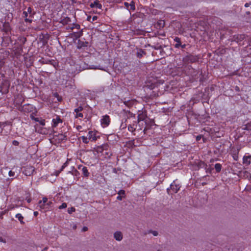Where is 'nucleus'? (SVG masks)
<instances>
[{
  "label": "nucleus",
  "instance_id": "1",
  "mask_svg": "<svg viewBox=\"0 0 251 251\" xmlns=\"http://www.w3.org/2000/svg\"><path fill=\"white\" fill-rule=\"evenodd\" d=\"M247 36L245 34H238L235 35L230 39L231 42H236L240 46H248V41L246 43L245 42L246 41Z\"/></svg>",
  "mask_w": 251,
  "mask_h": 251
},
{
  "label": "nucleus",
  "instance_id": "2",
  "mask_svg": "<svg viewBox=\"0 0 251 251\" xmlns=\"http://www.w3.org/2000/svg\"><path fill=\"white\" fill-rule=\"evenodd\" d=\"M23 173L26 176H31L35 171V168L33 166L26 165L23 167Z\"/></svg>",
  "mask_w": 251,
  "mask_h": 251
},
{
  "label": "nucleus",
  "instance_id": "3",
  "mask_svg": "<svg viewBox=\"0 0 251 251\" xmlns=\"http://www.w3.org/2000/svg\"><path fill=\"white\" fill-rule=\"evenodd\" d=\"M184 59L188 63H193L198 61L199 58L196 55L189 54L185 56Z\"/></svg>",
  "mask_w": 251,
  "mask_h": 251
},
{
  "label": "nucleus",
  "instance_id": "4",
  "mask_svg": "<svg viewBox=\"0 0 251 251\" xmlns=\"http://www.w3.org/2000/svg\"><path fill=\"white\" fill-rule=\"evenodd\" d=\"M9 83L7 80H4L0 86V92L2 94H6L8 92V89L9 87Z\"/></svg>",
  "mask_w": 251,
  "mask_h": 251
},
{
  "label": "nucleus",
  "instance_id": "5",
  "mask_svg": "<svg viewBox=\"0 0 251 251\" xmlns=\"http://www.w3.org/2000/svg\"><path fill=\"white\" fill-rule=\"evenodd\" d=\"M110 122V119L109 116L106 115L103 116L101 120V124L103 126H107Z\"/></svg>",
  "mask_w": 251,
  "mask_h": 251
},
{
  "label": "nucleus",
  "instance_id": "6",
  "mask_svg": "<svg viewBox=\"0 0 251 251\" xmlns=\"http://www.w3.org/2000/svg\"><path fill=\"white\" fill-rule=\"evenodd\" d=\"M180 186L179 184L176 183V181H174L170 185V188L173 192V193H176L179 190Z\"/></svg>",
  "mask_w": 251,
  "mask_h": 251
},
{
  "label": "nucleus",
  "instance_id": "7",
  "mask_svg": "<svg viewBox=\"0 0 251 251\" xmlns=\"http://www.w3.org/2000/svg\"><path fill=\"white\" fill-rule=\"evenodd\" d=\"M89 45V42L87 41H83L81 40H78L77 41V49H81L83 48L87 47Z\"/></svg>",
  "mask_w": 251,
  "mask_h": 251
},
{
  "label": "nucleus",
  "instance_id": "8",
  "mask_svg": "<svg viewBox=\"0 0 251 251\" xmlns=\"http://www.w3.org/2000/svg\"><path fill=\"white\" fill-rule=\"evenodd\" d=\"M2 26L3 31L6 32V33L10 32L11 30V28L8 22H4Z\"/></svg>",
  "mask_w": 251,
  "mask_h": 251
},
{
  "label": "nucleus",
  "instance_id": "9",
  "mask_svg": "<svg viewBox=\"0 0 251 251\" xmlns=\"http://www.w3.org/2000/svg\"><path fill=\"white\" fill-rule=\"evenodd\" d=\"M139 113H138V123H139L140 121H143L147 118V116L146 113L143 112L139 111Z\"/></svg>",
  "mask_w": 251,
  "mask_h": 251
},
{
  "label": "nucleus",
  "instance_id": "10",
  "mask_svg": "<svg viewBox=\"0 0 251 251\" xmlns=\"http://www.w3.org/2000/svg\"><path fill=\"white\" fill-rule=\"evenodd\" d=\"M114 238L118 241H120L123 239V234L121 231H116L114 233Z\"/></svg>",
  "mask_w": 251,
  "mask_h": 251
},
{
  "label": "nucleus",
  "instance_id": "11",
  "mask_svg": "<svg viewBox=\"0 0 251 251\" xmlns=\"http://www.w3.org/2000/svg\"><path fill=\"white\" fill-rule=\"evenodd\" d=\"M137 50V51L136 52V56L139 58H141L143 55H145L146 54V52L145 50L141 49H136Z\"/></svg>",
  "mask_w": 251,
  "mask_h": 251
},
{
  "label": "nucleus",
  "instance_id": "12",
  "mask_svg": "<svg viewBox=\"0 0 251 251\" xmlns=\"http://www.w3.org/2000/svg\"><path fill=\"white\" fill-rule=\"evenodd\" d=\"M83 108L82 106H79L78 108H75V112L76 113L75 115V118L81 117H83V115L82 113H79V112L82 111Z\"/></svg>",
  "mask_w": 251,
  "mask_h": 251
},
{
  "label": "nucleus",
  "instance_id": "13",
  "mask_svg": "<svg viewBox=\"0 0 251 251\" xmlns=\"http://www.w3.org/2000/svg\"><path fill=\"white\" fill-rule=\"evenodd\" d=\"M91 8L96 7L99 9H101L102 5L100 3L98 0H96L93 3H91L90 5Z\"/></svg>",
  "mask_w": 251,
  "mask_h": 251
},
{
  "label": "nucleus",
  "instance_id": "14",
  "mask_svg": "<svg viewBox=\"0 0 251 251\" xmlns=\"http://www.w3.org/2000/svg\"><path fill=\"white\" fill-rule=\"evenodd\" d=\"M54 137H58V139L59 141H62L64 140H66L67 136L63 134H57L56 132H54Z\"/></svg>",
  "mask_w": 251,
  "mask_h": 251
},
{
  "label": "nucleus",
  "instance_id": "15",
  "mask_svg": "<svg viewBox=\"0 0 251 251\" xmlns=\"http://www.w3.org/2000/svg\"><path fill=\"white\" fill-rule=\"evenodd\" d=\"M89 139L92 141H96L97 139V137L96 136L95 134L93 133L92 131H90L88 132Z\"/></svg>",
  "mask_w": 251,
  "mask_h": 251
},
{
  "label": "nucleus",
  "instance_id": "16",
  "mask_svg": "<svg viewBox=\"0 0 251 251\" xmlns=\"http://www.w3.org/2000/svg\"><path fill=\"white\" fill-rule=\"evenodd\" d=\"M251 156H244L243 158V162L244 164H250L251 163Z\"/></svg>",
  "mask_w": 251,
  "mask_h": 251
},
{
  "label": "nucleus",
  "instance_id": "17",
  "mask_svg": "<svg viewBox=\"0 0 251 251\" xmlns=\"http://www.w3.org/2000/svg\"><path fill=\"white\" fill-rule=\"evenodd\" d=\"M107 145H102L100 146H98L96 148H95V150L97 152H101L104 149L105 147H106Z\"/></svg>",
  "mask_w": 251,
  "mask_h": 251
},
{
  "label": "nucleus",
  "instance_id": "18",
  "mask_svg": "<svg viewBox=\"0 0 251 251\" xmlns=\"http://www.w3.org/2000/svg\"><path fill=\"white\" fill-rule=\"evenodd\" d=\"M82 174L85 177H88L89 176L90 173L88 172V170L86 167L83 166L82 169Z\"/></svg>",
  "mask_w": 251,
  "mask_h": 251
},
{
  "label": "nucleus",
  "instance_id": "19",
  "mask_svg": "<svg viewBox=\"0 0 251 251\" xmlns=\"http://www.w3.org/2000/svg\"><path fill=\"white\" fill-rule=\"evenodd\" d=\"M207 165L202 161H200L197 163V167H198V169L200 168H205L206 169V167H207Z\"/></svg>",
  "mask_w": 251,
  "mask_h": 251
},
{
  "label": "nucleus",
  "instance_id": "20",
  "mask_svg": "<svg viewBox=\"0 0 251 251\" xmlns=\"http://www.w3.org/2000/svg\"><path fill=\"white\" fill-rule=\"evenodd\" d=\"M53 126L56 127L59 123H62V120L59 117H56V119L52 120Z\"/></svg>",
  "mask_w": 251,
  "mask_h": 251
},
{
  "label": "nucleus",
  "instance_id": "21",
  "mask_svg": "<svg viewBox=\"0 0 251 251\" xmlns=\"http://www.w3.org/2000/svg\"><path fill=\"white\" fill-rule=\"evenodd\" d=\"M174 41L176 42L175 47L176 48H179L181 46L180 39L178 37H176L174 39Z\"/></svg>",
  "mask_w": 251,
  "mask_h": 251
},
{
  "label": "nucleus",
  "instance_id": "22",
  "mask_svg": "<svg viewBox=\"0 0 251 251\" xmlns=\"http://www.w3.org/2000/svg\"><path fill=\"white\" fill-rule=\"evenodd\" d=\"M71 22V19L68 17L64 18L60 21V23L62 24L63 25H66L68 24Z\"/></svg>",
  "mask_w": 251,
  "mask_h": 251
},
{
  "label": "nucleus",
  "instance_id": "23",
  "mask_svg": "<svg viewBox=\"0 0 251 251\" xmlns=\"http://www.w3.org/2000/svg\"><path fill=\"white\" fill-rule=\"evenodd\" d=\"M68 173H71L73 175L76 176H77L80 175L79 172L77 170H76L74 167H73L72 170L69 171Z\"/></svg>",
  "mask_w": 251,
  "mask_h": 251
},
{
  "label": "nucleus",
  "instance_id": "24",
  "mask_svg": "<svg viewBox=\"0 0 251 251\" xmlns=\"http://www.w3.org/2000/svg\"><path fill=\"white\" fill-rule=\"evenodd\" d=\"M74 35V37L76 39H78L79 38H80L81 36H82V34H83V31H82V30L78 31V32H74L73 33Z\"/></svg>",
  "mask_w": 251,
  "mask_h": 251
},
{
  "label": "nucleus",
  "instance_id": "25",
  "mask_svg": "<svg viewBox=\"0 0 251 251\" xmlns=\"http://www.w3.org/2000/svg\"><path fill=\"white\" fill-rule=\"evenodd\" d=\"M15 217L18 219L21 224H25V222L23 221L24 217L21 214H17Z\"/></svg>",
  "mask_w": 251,
  "mask_h": 251
},
{
  "label": "nucleus",
  "instance_id": "26",
  "mask_svg": "<svg viewBox=\"0 0 251 251\" xmlns=\"http://www.w3.org/2000/svg\"><path fill=\"white\" fill-rule=\"evenodd\" d=\"M215 169L217 173L221 172L222 169V165L220 163H217L215 165Z\"/></svg>",
  "mask_w": 251,
  "mask_h": 251
},
{
  "label": "nucleus",
  "instance_id": "27",
  "mask_svg": "<svg viewBox=\"0 0 251 251\" xmlns=\"http://www.w3.org/2000/svg\"><path fill=\"white\" fill-rule=\"evenodd\" d=\"M215 52L218 55H222L226 52V50L224 49H218L215 51Z\"/></svg>",
  "mask_w": 251,
  "mask_h": 251
},
{
  "label": "nucleus",
  "instance_id": "28",
  "mask_svg": "<svg viewBox=\"0 0 251 251\" xmlns=\"http://www.w3.org/2000/svg\"><path fill=\"white\" fill-rule=\"evenodd\" d=\"M24 17L25 18V21L26 22L31 23L32 22V20L29 18H27V17L28 16V13L26 11H24L23 12Z\"/></svg>",
  "mask_w": 251,
  "mask_h": 251
},
{
  "label": "nucleus",
  "instance_id": "29",
  "mask_svg": "<svg viewBox=\"0 0 251 251\" xmlns=\"http://www.w3.org/2000/svg\"><path fill=\"white\" fill-rule=\"evenodd\" d=\"M244 126L245 127L243 128V130H251V124L250 122L247 123Z\"/></svg>",
  "mask_w": 251,
  "mask_h": 251
},
{
  "label": "nucleus",
  "instance_id": "30",
  "mask_svg": "<svg viewBox=\"0 0 251 251\" xmlns=\"http://www.w3.org/2000/svg\"><path fill=\"white\" fill-rule=\"evenodd\" d=\"M129 7H130L129 10L134 11L135 10V2L133 0L131 1Z\"/></svg>",
  "mask_w": 251,
  "mask_h": 251
},
{
  "label": "nucleus",
  "instance_id": "31",
  "mask_svg": "<svg viewBox=\"0 0 251 251\" xmlns=\"http://www.w3.org/2000/svg\"><path fill=\"white\" fill-rule=\"evenodd\" d=\"M202 138V140H203V142L204 143L206 141V139L204 138L203 137V135H198L196 137V141L199 142L201 140V139Z\"/></svg>",
  "mask_w": 251,
  "mask_h": 251
},
{
  "label": "nucleus",
  "instance_id": "32",
  "mask_svg": "<svg viewBox=\"0 0 251 251\" xmlns=\"http://www.w3.org/2000/svg\"><path fill=\"white\" fill-rule=\"evenodd\" d=\"M90 68L92 69H101V70L102 69L100 65H92L90 66Z\"/></svg>",
  "mask_w": 251,
  "mask_h": 251
},
{
  "label": "nucleus",
  "instance_id": "33",
  "mask_svg": "<svg viewBox=\"0 0 251 251\" xmlns=\"http://www.w3.org/2000/svg\"><path fill=\"white\" fill-rule=\"evenodd\" d=\"M19 40L21 44H25L26 42V38L24 37H21L19 38Z\"/></svg>",
  "mask_w": 251,
  "mask_h": 251
},
{
  "label": "nucleus",
  "instance_id": "34",
  "mask_svg": "<svg viewBox=\"0 0 251 251\" xmlns=\"http://www.w3.org/2000/svg\"><path fill=\"white\" fill-rule=\"evenodd\" d=\"M148 233H152L153 236H156L158 235V233L157 231L155 230H150L148 231Z\"/></svg>",
  "mask_w": 251,
  "mask_h": 251
},
{
  "label": "nucleus",
  "instance_id": "35",
  "mask_svg": "<svg viewBox=\"0 0 251 251\" xmlns=\"http://www.w3.org/2000/svg\"><path fill=\"white\" fill-rule=\"evenodd\" d=\"M74 28H76L77 29H79L80 28V26L79 25L77 24H73V26L71 27V29H73Z\"/></svg>",
  "mask_w": 251,
  "mask_h": 251
},
{
  "label": "nucleus",
  "instance_id": "36",
  "mask_svg": "<svg viewBox=\"0 0 251 251\" xmlns=\"http://www.w3.org/2000/svg\"><path fill=\"white\" fill-rule=\"evenodd\" d=\"M151 47L155 50H162V46L161 45L152 46Z\"/></svg>",
  "mask_w": 251,
  "mask_h": 251
},
{
  "label": "nucleus",
  "instance_id": "37",
  "mask_svg": "<svg viewBox=\"0 0 251 251\" xmlns=\"http://www.w3.org/2000/svg\"><path fill=\"white\" fill-rule=\"evenodd\" d=\"M42 202L43 203L46 204L47 202H48V199L46 197L43 198L42 201H39L38 203L41 204L42 203Z\"/></svg>",
  "mask_w": 251,
  "mask_h": 251
},
{
  "label": "nucleus",
  "instance_id": "38",
  "mask_svg": "<svg viewBox=\"0 0 251 251\" xmlns=\"http://www.w3.org/2000/svg\"><path fill=\"white\" fill-rule=\"evenodd\" d=\"M68 161H69V160L67 159V160L63 164V165H62V166L61 168V171H63V169L67 166V165L68 164Z\"/></svg>",
  "mask_w": 251,
  "mask_h": 251
},
{
  "label": "nucleus",
  "instance_id": "39",
  "mask_svg": "<svg viewBox=\"0 0 251 251\" xmlns=\"http://www.w3.org/2000/svg\"><path fill=\"white\" fill-rule=\"evenodd\" d=\"M118 194L119 195H121V196H122L123 197H125V191L124 190H120L118 192Z\"/></svg>",
  "mask_w": 251,
  "mask_h": 251
},
{
  "label": "nucleus",
  "instance_id": "40",
  "mask_svg": "<svg viewBox=\"0 0 251 251\" xmlns=\"http://www.w3.org/2000/svg\"><path fill=\"white\" fill-rule=\"evenodd\" d=\"M54 96L55 97L57 98V100L58 101H62V98L61 97L59 96V95L56 93L54 94Z\"/></svg>",
  "mask_w": 251,
  "mask_h": 251
},
{
  "label": "nucleus",
  "instance_id": "41",
  "mask_svg": "<svg viewBox=\"0 0 251 251\" xmlns=\"http://www.w3.org/2000/svg\"><path fill=\"white\" fill-rule=\"evenodd\" d=\"M81 138L83 143L87 144L89 142L87 137L83 136Z\"/></svg>",
  "mask_w": 251,
  "mask_h": 251
},
{
  "label": "nucleus",
  "instance_id": "42",
  "mask_svg": "<svg viewBox=\"0 0 251 251\" xmlns=\"http://www.w3.org/2000/svg\"><path fill=\"white\" fill-rule=\"evenodd\" d=\"M158 25H159V27H163L165 25V22L164 21H161L160 22L157 23Z\"/></svg>",
  "mask_w": 251,
  "mask_h": 251
},
{
  "label": "nucleus",
  "instance_id": "43",
  "mask_svg": "<svg viewBox=\"0 0 251 251\" xmlns=\"http://www.w3.org/2000/svg\"><path fill=\"white\" fill-rule=\"evenodd\" d=\"M128 129L129 131L133 132L135 130V128L133 127V126H132L131 125H129L128 126Z\"/></svg>",
  "mask_w": 251,
  "mask_h": 251
},
{
  "label": "nucleus",
  "instance_id": "44",
  "mask_svg": "<svg viewBox=\"0 0 251 251\" xmlns=\"http://www.w3.org/2000/svg\"><path fill=\"white\" fill-rule=\"evenodd\" d=\"M75 208L73 207H72L71 208H69L68 209V212L69 213V214H71L73 212H74L75 211Z\"/></svg>",
  "mask_w": 251,
  "mask_h": 251
},
{
  "label": "nucleus",
  "instance_id": "45",
  "mask_svg": "<svg viewBox=\"0 0 251 251\" xmlns=\"http://www.w3.org/2000/svg\"><path fill=\"white\" fill-rule=\"evenodd\" d=\"M245 191H248L251 193V185H247L245 189Z\"/></svg>",
  "mask_w": 251,
  "mask_h": 251
},
{
  "label": "nucleus",
  "instance_id": "46",
  "mask_svg": "<svg viewBox=\"0 0 251 251\" xmlns=\"http://www.w3.org/2000/svg\"><path fill=\"white\" fill-rule=\"evenodd\" d=\"M67 207V204L66 203H63L60 206H59V209L65 208Z\"/></svg>",
  "mask_w": 251,
  "mask_h": 251
},
{
  "label": "nucleus",
  "instance_id": "47",
  "mask_svg": "<svg viewBox=\"0 0 251 251\" xmlns=\"http://www.w3.org/2000/svg\"><path fill=\"white\" fill-rule=\"evenodd\" d=\"M30 118H31V119H32L36 122L39 121V119L38 118L34 117L32 114H31Z\"/></svg>",
  "mask_w": 251,
  "mask_h": 251
},
{
  "label": "nucleus",
  "instance_id": "48",
  "mask_svg": "<svg viewBox=\"0 0 251 251\" xmlns=\"http://www.w3.org/2000/svg\"><path fill=\"white\" fill-rule=\"evenodd\" d=\"M12 144L14 145V146H19V142L16 140H14L12 142Z\"/></svg>",
  "mask_w": 251,
  "mask_h": 251
},
{
  "label": "nucleus",
  "instance_id": "49",
  "mask_svg": "<svg viewBox=\"0 0 251 251\" xmlns=\"http://www.w3.org/2000/svg\"><path fill=\"white\" fill-rule=\"evenodd\" d=\"M38 122L42 126H44L45 125V120H39V121H38Z\"/></svg>",
  "mask_w": 251,
  "mask_h": 251
},
{
  "label": "nucleus",
  "instance_id": "50",
  "mask_svg": "<svg viewBox=\"0 0 251 251\" xmlns=\"http://www.w3.org/2000/svg\"><path fill=\"white\" fill-rule=\"evenodd\" d=\"M206 170V173H209L210 174L211 173V171L212 170H213V168H207V167H206V169H205Z\"/></svg>",
  "mask_w": 251,
  "mask_h": 251
},
{
  "label": "nucleus",
  "instance_id": "51",
  "mask_svg": "<svg viewBox=\"0 0 251 251\" xmlns=\"http://www.w3.org/2000/svg\"><path fill=\"white\" fill-rule=\"evenodd\" d=\"M8 175L10 176H13L15 175V173L12 171H10L8 173Z\"/></svg>",
  "mask_w": 251,
  "mask_h": 251
},
{
  "label": "nucleus",
  "instance_id": "52",
  "mask_svg": "<svg viewBox=\"0 0 251 251\" xmlns=\"http://www.w3.org/2000/svg\"><path fill=\"white\" fill-rule=\"evenodd\" d=\"M234 89L235 90L236 92H239L240 91V88L239 87H238V86H236L235 87H234Z\"/></svg>",
  "mask_w": 251,
  "mask_h": 251
},
{
  "label": "nucleus",
  "instance_id": "53",
  "mask_svg": "<svg viewBox=\"0 0 251 251\" xmlns=\"http://www.w3.org/2000/svg\"><path fill=\"white\" fill-rule=\"evenodd\" d=\"M40 204V207L41 209H45L46 208L45 206L46 204L43 203V204Z\"/></svg>",
  "mask_w": 251,
  "mask_h": 251
},
{
  "label": "nucleus",
  "instance_id": "54",
  "mask_svg": "<svg viewBox=\"0 0 251 251\" xmlns=\"http://www.w3.org/2000/svg\"><path fill=\"white\" fill-rule=\"evenodd\" d=\"M124 5L126 6V7L129 10V4L128 2H125L124 3Z\"/></svg>",
  "mask_w": 251,
  "mask_h": 251
},
{
  "label": "nucleus",
  "instance_id": "55",
  "mask_svg": "<svg viewBox=\"0 0 251 251\" xmlns=\"http://www.w3.org/2000/svg\"><path fill=\"white\" fill-rule=\"evenodd\" d=\"M0 242L5 243L6 242V240L4 239L2 237H0Z\"/></svg>",
  "mask_w": 251,
  "mask_h": 251
},
{
  "label": "nucleus",
  "instance_id": "56",
  "mask_svg": "<svg viewBox=\"0 0 251 251\" xmlns=\"http://www.w3.org/2000/svg\"><path fill=\"white\" fill-rule=\"evenodd\" d=\"M6 211H7V210H5L4 211L1 212V213L0 215V218H1V219L2 218V216L6 213Z\"/></svg>",
  "mask_w": 251,
  "mask_h": 251
},
{
  "label": "nucleus",
  "instance_id": "57",
  "mask_svg": "<svg viewBox=\"0 0 251 251\" xmlns=\"http://www.w3.org/2000/svg\"><path fill=\"white\" fill-rule=\"evenodd\" d=\"M88 230V227L87 226H84L82 229V231L85 232Z\"/></svg>",
  "mask_w": 251,
  "mask_h": 251
},
{
  "label": "nucleus",
  "instance_id": "58",
  "mask_svg": "<svg viewBox=\"0 0 251 251\" xmlns=\"http://www.w3.org/2000/svg\"><path fill=\"white\" fill-rule=\"evenodd\" d=\"M124 197L122 196H121V195H119L117 197V199L118 200H120V201H121L123 199Z\"/></svg>",
  "mask_w": 251,
  "mask_h": 251
},
{
  "label": "nucleus",
  "instance_id": "59",
  "mask_svg": "<svg viewBox=\"0 0 251 251\" xmlns=\"http://www.w3.org/2000/svg\"><path fill=\"white\" fill-rule=\"evenodd\" d=\"M52 204V202L51 201H50L49 202H47V203L46 204V205H47L49 206H50Z\"/></svg>",
  "mask_w": 251,
  "mask_h": 251
},
{
  "label": "nucleus",
  "instance_id": "60",
  "mask_svg": "<svg viewBox=\"0 0 251 251\" xmlns=\"http://www.w3.org/2000/svg\"><path fill=\"white\" fill-rule=\"evenodd\" d=\"M26 12H27V13H29V14H31V13L32 12L31 8L30 7H28L27 11Z\"/></svg>",
  "mask_w": 251,
  "mask_h": 251
},
{
  "label": "nucleus",
  "instance_id": "61",
  "mask_svg": "<svg viewBox=\"0 0 251 251\" xmlns=\"http://www.w3.org/2000/svg\"><path fill=\"white\" fill-rule=\"evenodd\" d=\"M171 189L170 187L167 189V192L169 195L172 194V193H171Z\"/></svg>",
  "mask_w": 251,
  "mask_h": 251
},
{
  "label": "nucleus",
  "instance_id": "62",
  "mask_svg": "<svg viewBox=\"0 0 251 251\" xmlns=\"http://www.w3.org/2000/svg\"><path fill=\"white\" fill-rule=\"evenodd\" d=\"M98 19V17L97 16H94L92 17V21H95Z\"/></svg>",
  "mask_w": 251,
  "mask_h": 251
},
{
  "label": "nucleus",
  "instance_id": "63",
  "mask_svg": "<svg viewBox=\"0 0 251 251\" xmlns=\"http://www.w3.org/2000/svg\"><path fill=\"white\" fill-rule=\"evenodd\" d=\"M3 64H4V62L2 61H0V70L1 69Z\"/></svg>",
  "mask_w": 251,
  "mask_h": 251
},
{
  "label": "nucleus",
  "instance_id": "64",
  "mask_svg": "<svg viewBox=\"0 0 251 251\" xmlns=\"http://www.w3.org/2000/svg\"><path fill=\"white\" fill-rule=\"evenodd\" d=\"M160 50V54L161 55H163V54L165 53V52H164L163 48H162V50Z\"/></svg>",
  "mask_w": 251,
  "mask_h": 251
}]
</instances>
